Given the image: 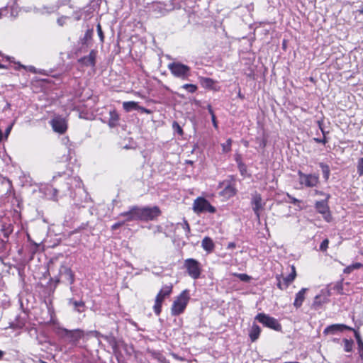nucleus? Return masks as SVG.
Listing matches in <instances>:
<instances>
[{
    "label": "nucleus",
    "instance_id": "nucleus-1",
    "mask_svg": "<svg viewBox=\"0 0 363 363\" xmlns=\"http://www.w3.org/2000/svg\"><path fill=\"white\" fill-rule=\"evenodd\" d=\"M53 331L60 339H67L69 343L74 347L84 336V332L81 329L68 330L58 325L54 327Z\"/></svg>",
    "mask_w": 363,
    "mask_h": 363
},
{
    "label": "nucleus",
    "instance_id": "nucleus-2",
    "mask_svg": "<svg viewBox=\"0 0 363 363\" xmlns=\"http://www.w3.org/2000/svg\"><path fill=\"white\" fill-rule=\"evenodd\" d=\"M181 5L178 0H170L168 2L155 1L152 3L151 9L156 18L166 16L174 9H180Z\"/></svg>",
    "mask_w": 363,
    "mask_h": 363
},
{
    "label": "nucleus",
    "instance_id": "nucleus-3",
    "mask_svg": "<svg viewBox=\"0 0 363 363\" xmlns=\"http://www.w3.org/2000/svg\"><path fill=\"white\" fill-rule=\"evenodd\" d=\"M190 300L189 290L185 289L175 298L172 307L171 314L174 316L179 315L184 313Z\"/></svg>",
    "mask_w": 363,
    "mask_h": 363
},
{
    "label": "nucleus",
    "instance_id": "nucleus-4",
    "mask_svg": "<svg viewBox=\"0 0 363 363\" xmlns=\"http://www.w3.org/2000/svg\"><path fill=\"white\" fill-rule=\"evenodd\" d=\"M168 69L172 74L182 80H186L191 75V68L182 62H173L168 65Z\"/></svg>",
    "mask_w": 363,
    "mask_h": 363
},
{
    "label": "nucleus",
    "instance_id": "nucleus-5",
    "mask_svg": "<svg viewBox=\"0 0 363 363\" xmlns=\"http://www.w3.org/2000/svg\"><path fill=\"white\" fill-rule=\"evenodd\" d=\"M138 219L140 221H150L156 219L161 214V211L158 206H138Z\"/></svg>",
    "mask_w": 363,
    "mask_h": 363
},
{
    "label": "nucleus",
    "instance_id": "nucleus-6",
    "mask_svg": "<svg viewBox=\"0 0 363 363\" xmlns=\"http://www.w3.org/2000/svg\"><path fill=\"white\" fill-rule=\"evenodd\" d=\"M184 267L186 269L189 276L193 279H198L201 274V266L199 261L193 258L184 260Z\"/></svg>",
    "mask_w": 363,
    "mask_h": 363
},
{
    "label": "nucleus",
    "instance_id": "nucleus-7",
    "mask_svg": "<svg viewBox=\"0 0 363 363\" xmlns=\"http://www.w3.org/2000/svg\"><path fill=\"white\" fill-rule=\"evenodd\" d=\"M172 291V285H164L159 291L155 298V304L153 306L154 311L156 315H160L162 310V303L166 297H168Z\"/></svg>",
    "mask_w": 363,
    "mask_h": 363
},
{
    "label": "nucleus",
    "instance_id": "nucleus-8",
    "mask_svg": "<svg viewBox=\"0 0 363 363\" xmlns=\"http://www.w3.org/2000/svg\"><path fill=\"white\" fill-rule=\"evenodd\" d=\"M193 210L197 214L204 212L211 213L216 212V208L211 206L208 201L203 197H199L194 200Z\"/></svg>",
    "mask_w": 363,
    "mask_h": 363
},
{
    "label": "nucleus",
    "instance_id": "nucleus-9",
    "mask_svg": "<svg viewBox=\"0 0 363 363\" xmlns=\"http://www.w3.org/2000/svg\"><path fill=\"white\" fill-rule=\"evenodd\" d=\"M298 175V182L303 186L313 188L316 186L319 182V175L318 174H305L299 170Z\"/></svg>",
    "mask_w": 363,
    "mask_h": 363
},
{
    "label": "nucleus",
    "instance_id": "nucleus-10",
    "mask_svg": "<svg viewBox=\"0 0 363 363\" xmlns=\"http://www.w3.org/2000/svg\"><path fill=\"white\" fill-rule=\"evenodd\" d=\"M255 320L259 321L264 326L274 330L279 331L281 329V325L279 323L277 319L265 313H258L255 316Z\"/></svg>",
    "mask_w": 363,
    "mask_h": 363
},
{
    "label": "nucleus",
    "instance_id": "nucleus-11",
    "mask_svg": "<svg viewBox=\"0 0 363 363\" xmlns=\"http://www.w3.org/2000/svg\"><path fill=\"white\" fill-rule=\"evenodd\" d=\"M330 198V195H327L326 199L317 201L315 204V207L317 211L323 216V218L327 221L330 222L332 219L330 213L329 206L328 204V199Z\"/></svg>",
    "mask_w": 363,
    "mask_h": 363
},
{
    "label": "nucleus",
    "instance_id": "nucleus-12",
    "mask_svg": "<svg viewBox=\"0 0 363 363\" xmlns=\"http://www.w3.org/2000/svg\"><path fill=\"white\" fill-rule=\"evenodd\" d=\"M137 210L138 206H130L128 211L121 213L118 215V218H123V221L125 224L128 222L138 221L139 219Z\"/></svg>",
    "mask_w": 363,
    "mask_h": 363
},
{
    "label": "nucleus",
    "instance_id": "nucleus-13",
    "mask_svg": "<svg viewBox=\"0 0 363 363\" xmlns=\"http://www.w3.org/2000/svg\"><path fill=\"white\" fill-rule=\"evenodd\" d=\"M82 180L78 177H72L67 179L65 185L61 188L60 191L66 193V191H71L74 187L80 188L82 186Z\"/></svg>",
    "mask_w": 363,
    "mask_h": 363
},
{
    "label": "nucleus",
    "instance_id": "nucleus-14",
    "mask_svg": "<svg viewBox=\"0 0 363 363\" xmlns=\"http://www.w3.org/2000/svg\"><path fill=\"white\" fill-rule=\"evenodd\" d=\"M251 203L252 206L253 211L256 215L257 218L259 220L260 217L259 211L263 208L261 195L257 193L255 194L252 196Z\"/></svg>",
    "mask_w": 363,
    "mask_h": 363
},
{
    "label": "nucleus",
    "instance_id": "nucleus-15",
    "mask_svg": "<svg viewBox=\"0 0 363 363\" xmlns=\"http://www.w3.org/2000/svg\"><path fill=\"white\" fill-rule=\"evenodd\" d=\"M51 125L54 131L59 133H64L67 128L65 120L62 118H55L52 120Z\"/></svg>",
    "mask_w": 363,
    "mask_h": 363
},
{
    "label": "nucleus",
    "instance_id": "nucleus-16",
    "mask_svg": "<svg viewBox=\"0 0 363 363\" xmlns=\"http://www.w3.org/2000/svg\"><path fill=\"white\" fill-rule=\"evenodd\" d=\"M96 51L94 50H91L89 54L86 56L81 57L78 60V62L86 67H94L96 64Z\"/></svg>",
    "mask_w": 363,
    "mask_h": 363
},
{
    "label": "nucleus",
    "instance_id": "nucleus-17",
    "mask_svg": "<svg viewBox=\"0 0 363 363\" xmlns=\"http://www.w3.org/2000/svg\"><path fill=\"white\" fill-rule=\"evenodd\" d=\"M343 329L352 330V328L343 324H333L328 326L323 330L325 335L335 334L337 331H342Z\"/></svg>",
    "mask_w": 363,
    "mask_h": 363
},
{
    "label": "nucleus",
    "instance_id": "nucleus-18",
    "mask_svg": "<svg viewBox=\"0 0 363 363\" xmlns=\"http://www.w3.org/2000/svg\"><path fill=\"white\" fill-rule=\"evenodd\" d=\"M61 276L67 281L69 284H72L74 281V275L72 269L67 267H62L60 271Z\"/></svg>",
    "mask_w": 363,
    "mask_h": 363
},
{
    "label": "nucleus",
    "instance_id": "nucleus-19",
    "mask_svg": "<svg viewBox=\"0 0 363 363\" xmlns=\"http://www.w3.org/2000/svg\"><path fill=\"white\" fill-rule=\"evenodd\" d=\"M308 290V289L306 288H302L296 294V296H295V300H294V306L296 308H300L302 304H303V302L305 300V294L306 292V291Z\"/></svg>",
    "mask_w": 363,
    "mask_h": 363
},
{
    "label": "nucleus",
    "instance_id": "nucleus-20",
    "mask_svg": "<svg viewBox=\"0 0 363 363\" xmlns=\"http://www.w3.org/2000/svg\"><path fill=\"white\" fill-rule=\"evenodd\" d=\"M236 194V189L230 184H227L220 194L225 199H230Z\"/></svg>",
    "mask_w": 363,
    "mask_h": 363
},
{
    "label": "nucleus",
    "instance_id": "nucleus-21",
    "mask_svg": "<svg viewBox=\"0 0 363 363\" xmlns=\"http://www.w3.org/2000/svg\"><path fill=\"white\" fill-rule=\"evenodd\" d=\"M261 328L259 325L253 323L249 333L250 337L252 342L257 340L260 335Z\"/></svg>",
    "mask_w": 363,
    "mask_h": 363
},
{
    "label": "nucleus",
    "instance_id": "nucleus-22",
    "mask_svg": "<svg viewBox=\"0 0 363 363\" xmlns=\"http://www.w3.org/2000/svg\"><path fill=\"white\" fill-rule=\"evenodd\" d=\"M201 247L206 252H211L214 249L215 245L211 238L205 237L201 242Z\"/></svg>",
    "mask_w": 363,
    "mask_h": 363
},
{
    "label": "nucleus",
    "instance_id": "nucleus-23",
    "mask_svg": "<svg viewBox=\"0 0 363 363\" xmlns=\"http://www.w3.org/2000/svg\"><path fill=\"white\" fill-rule=\"evenodd\" d=\"M119 120V116L115 110L109 112L108 126L110 128H114L117 126Z\"/></svg>",
    "mask_w": 363,
    "mask_h": 363
},
{
    "label": "nucleus",
    "instance_id": "nucleus-24",
    "mask_svg": "<svg viewBox=\"0 0 363 363\" xmlns=\"http://www.w3.org/2000/svg\"><path fill=\"white\" fill-rule=\"evenodd\" d=\"M296 277V268L294 266H291V272L287 277L283 279L285 288H287L289 286V285L295 279Z\"/></svg>",
    "mask_w": 363,
    "mask_h": 363
},
{
    "label": "nucleus",
    "instance_id": "nucleus-25",
    "mask_svg": "<svg viewBox=\"0 0 363 363\" xmlns=\"http://www.w3.org/2000/svg\"><path fill=\"white\" fill-rule=\"evenodd\" d=\"M199 82L203 87L207 89H213L215 84L212 79L208 77H199Z\"/></svg>",
    "mask_w": 363,
    "mask_h": 363
},
{
    "label": "nucleus",
    "instance_id": "nucleus-26",
    "mask_svg": "<svg viewBox=\"0 0 363 363\" xmlns=\"http://www.w3.org/2000/svg\"><path fill=\"white\" fill-rule=\"evenodd\" d=\"M123 107L127 112H129L132 110L138 109V104L135 101H125L123 102Z\"/></svg>",
    "mask_w": 363,
    "mask_h": 363
},
{
    "label": "nucleus",
    "instance_id": "nucleus-27",
    "mask_svg": "<svg viewBox=\"0 0 363 363\" xmlns=\"http://www.w3.org/2000/svg\"><path fill=\"white\" fill-rule=\"evenodd\" d=\"M363 265L362 264L359 263V262H356V263H354L351 265H349L347 266L345 269H344V273L345 274H350L352 272H353L354 269H359L360 267H362Z\"/></svg>",
    "mask_w": 363,
    "mask_h": 363
},
{
    "label": "nucleus",
    "instance_id": "nucleus-28",
    "mask_svg": "<svg viewBox=\"0 0 363 363\" xmlns=\"http://www.w3.org/2000/svg\"><path fill=\"white\" fill-rule=\"evenodd\" d=\"M104 339L108 342L113 350V352L116 353L118 350V342L116 338L113 337L106 336L104 337Z\"/></svg>",
    "mask_w": 363,
    "mask_h": 363
},
{
    "label": "nucleus",
    "instance_id": "nucleus-29",
    "mask_svg": "<svg viewBox=\"0 0 363 363\" xmlns=\"http://www.w3.org/2000/svg\"><path fill=\"white\" fill-rule=\"evenodd\" d=\"M318 126H319L321 132L323 133V138H314V140L316 143H322L323 145H325L328 143V140H327V138L325 137V132L324 131V130L322 128V123H321V121H318Z\"/></svg>",
    "mask_w": 363,
    "mask_h": 363
},
{
    "label": "nucleus",
    "instance_id": "nucleus-30",
    "mask_svg": "<svg viewBox=\"0 0 363 363\" xmlns=\"http://www.w3.org/2000/svg\"><path fill=\"white\" fill-rule=\"evenodd\" d=\"M319 166L322 169V172H323L324 179L325 180L328 179L329 176H330V172L329 166L328 164L322 163V162L320 163Z\"/></svg>",
    "mask_w": 363,
    "mask_h": 363
},
{
    "label": "nucleus",
    "instance_id": "nucleus-31",
    "mask_svg": "<svg viewBox=\"0 0 363 363\" xmlns=\"http://www.w3.org/2000/svg\"><path fill=\"white\" fill-rule=\"evenodd\" d=\"M69 302L70 304H72L74 306V309L79 313L82 312L81 308L84 307V303L82 301H78L70 299Z\"/></svg>",
    "mask_w": 363,
    "mask_h": 363
},
{
    "label": "nucleus",
    "instance_id": "nucleus-32",
    "mask_svg": "<svg viewBox=\"0 0 363 363\" xmlns=\"http://www.w3.org/2000/svg\"><path fill=\"white\" fill-rule=\"evenodd\" d=\"M177 226H181V228L184 230L185 235L188 237L190 233V226L186 220L184 219L182 223H178Z\"/></svg>",
    "mask_w": 363,
    "mask_h": 363
},
{
    "label": "nucleus",
    "instance_id": "nucleus-33",
    "mask_svg": "<svg viewBox=\"0 0 363 363\" xmlns=\"http://www.w3.org/2000/svg\"><path fill=\"white\" fill-rule=\"evenodd\" d=\"M58 190L56 189H52L51 187L47 188V191L45 192V195L49 197L50 199H56L57 193Z\"/></svg>",
    "mask_w": 363,
    "mask_h": 363
},
{
    "label": "nucleus",
    "instance_id": "nucleus-34",
    "mask_svg": "<svg viewBox=\"0 0 363 363\" xmlns=\"http://www.w3.org/2000/svg\"><path fill=\"white\" fill-rule=\"evenodd\" d=\"M93 34H94V30L92 28L88 29L86 31L84 38L82 39V43L86 44L87 42L92 38Z\"/></svg>",
    "mask_w": 363,
    "mask_h": 363
},
{
    "label": "nucleus",
    "instance_id": "nucleus-35",
    "mask_svg": "<svg viewBox=\"0 0 363 363\" xmlns=\"http://www.w3.org/2000/svg\"><path fill=\"white\" fill-rule=\"evenodd\" d=\"M231 145H232V140L230 138H228L225 143H223L221 145L223 152H224V153L229 152L231 150Z\"/></svg>",
    "mask_w": 363,
    "mask_h": 363
},
{
    "label": "nucleus",
    "instance_id": "nucleus-36",
    "mask_svg": "<svg viewBox=\"0 0 363 363\" xmlns=\"http://www.w3.org/2000/svg\"><path fill=\"white\" fill-rule=\"evenodd\" d=\"M182 88L189 93H194L197 90V86L192 84H185L182 85Z\"/></svg>",
    "mask_w": 363,
    "mask_h": 363
},
{
    "label": "nucleus",
    "instance_id": "nucleus-37",
    "mask_svg": "<svg viewBox=\"0 0 363 363\" xmlns=\"http://www.w3.org/2000/svg\"><path fill=\"white\" fill-rule=\"evenodd\" d=\"M344 342V349L346 352H351L352 350L353 342L352 340H349L347 339H345Z\"/></svg>",
    "mask_w": 363,
    "mask_h": 363
},
{
    "label": "nucleus",
    "instance_id": "nucleus-38",
    "mask_svg": "<svg viewBox=\"0 0 363 363\" xmlns=\"http://www.w3.org/2000/svg\"><path fill=\"white\" fill-rule=\"evenodd\" d=\"M152 356L153 357V358H155L161 363H163L166 361L165 357L160 352H152Z\"/></svg>",
    "mask_w": 363,
    "mask_h": 363
},
{
    "label": "nucleus",
    "instance_id": "nucleus-39",
    "mask_svg": "<svg viewBox=\"0 0 363 363\" xmlns=\"http://www.w3.org/2000/svg\"><path fill=\"white\" fill-rule=\"evenodd\" d=\"M234 276L237 277L244 282H248L251 279V277L247 274H235Z\"/></svg>",
    "mask_w": 363,
    "mask_h": 363
},
{
    "label": "nucleus",
    "instance_id": "nucleus-40",
    "mask_svg": "<svg viewBox=\"0 0 363 363\" xmlns=\"http://www.w3.org/2000/svg\"><path fill=\"white\" fill-rule=\"evenodd\" d=\"M357 169L358 174L359 176L363 175V157L359 159Z\"/></svg>",
    "mask_w": 363,
    "mask_h": 363
},
{
    "label": "nucleus",
    "instance_id": "nucleus-41",
    "mask_svg": "<svg viewBox=\"0 0 363 363\" xmlns=\"http://www.w3.org/2000/svg\"><path fill=\"white\" fill-rule=\"evenodd\" d=\"M172 128L179 135H183V130H182V127L179 125V124L177 122H176V121L173 122V123H172Z\"/></svg>",
    "mask_w": 363,
    "mask_h": 363
},
{
    "label": "nucleus",
    "instance_id": "nucleus-42",
    "mask_svg": "<svg viewBox=\"0 0 363 363\" xmlns=\"http://www.w3.org/2000/svg\"><path fill=\"white\" fill-rule=\"evenodd\" d=\"M96 30H97L98 35H99V37L100 38V41L101 43H104V33H103V30H102V28H101V26L100 23L97 24Z\"/></svg>",
    "mask_w": 363,
    "mask_h": 363
},
{
    "label": "nucleus",
    "instance_id": "nucleus-43",
    "mask_svg": "<svg viewBox=\"0 0 363 363\" xmlns=\"http://www.w3.org/2000/svg\"><path fill=\"white\" fill-rule=\"evenodd\" d=\"M352 330L354 333V337L356 338L357 342L358 345H363V341L362 340V337L360 336V334L357 331L352 329Z\"/></svg>",
    "mask_w": 363,
    "mask_h": 363
},
{
    "label": "nucleus",
    "instance_id": "nucleus-44",
    "mask_svg": "<svg viewBox=\"0 0 363 363\" xmlns=\"http://www.w3.org/2000/svg\"><path fill=\"white\" fill-rule=\"evenodd\" d=\"M329 241L328 239H325L320 245V250L323 252L325 251L328 247Z\"/></svg>",
    "mask_w": 363,
    "mask_h": 363
},
{
    "label": "nucleus",
    "instance_id": "nucleus-45",
    "mask_svg": "<svg viewBox=\"0 0 363 363\" xmlns=\"http://www.w3.org/2000/svg\"><path fill=\"white\" fill-rule=\"evenodd\" d=\"M123 225H125V223L123 220L118 221V222L114 223L113 225H112L111 230H116Z\"/></svg>",
    "mask_w": 363,
    "mask_h": 363
},
{
    "label": "nucleus",
    "instance_id": "nucleus-46",
    "mask_svg": "<svg viewBox=\"0 0 363 363\" xmlns=\"http://www.w3.org/2000/svg\"><path fill=\"white\" fill-rule=\"evenodd\" d=\"M238 168L240 169V172L241 174L244 175L245 173L246 172V167H245V165L243 163L240 162V163H238Z\"/></svg>",
    "mask_w": 363,
    "mask_h": 363
},
{
    "label": "nucleus",
    "instance_id": "nucleus-47",
    "mask_svg": "<svg viewBox=\"0 0 363 363\" xmlns=\"http://www.w3.org/2000/svg\"><path fill=\"white\" fill-rule=\"evenodd\" d=\"M62 143L69 150L70 149V141L67 137L62 138Z\"/></svg>",
    "mask_w": 363,
    "mask_h": 363
},
{
    "label": "nucleus",
    "instance_id": "nucleus-48",
    "mask_svg": "<svg viewBox=\"0 0 363 363\" xmlns=\"http://www.w3.org/2000/svg\"><path fill=\"white\" fill-rule=\"evenodd\" d=\"M288 198L290 199V203L296 205L297 203H300V201L292 196H291L289 194H287Z\"/></svg>",
    "mask_w": 363,
    "mask_h": 363
},
{
    "label": "nucleus",
    "instance_id": "nucleus-49",
    "mask_svg": "<svg viewBox=\"0 0 363 363\" xmlns=\"http://www.w3.org/2000/svg\"><path fill=\"white\" fill-rule=\"evenodd\" d=\"M89 333L94 335V336L97 338L103 337L104 339V337L106 336V335H101L99 332H98L96 330L90 331Z\"/></svg>",
    "mask_w": 363,
    "mask_h": 363
},
{
    "label": "nucleus",
    "instance_id": "nucleus-50",
    "mask_svg": "<svg viewBox=\"0 0 363 363\" xmlns=\"http://www.w3.org/2000/svg\"><path fill=\"white\" fill-rule=\"evenodd\" d=\"M12 233V229H11L9 227L6 229L4 230V237L6 238H8L9 235Z\"/></svg>",
    "mask_w": 363,
    "mask_h": 363
},
{
    "label": "nucleus",
    "instance_id": "nucleus-51",
    "mask_svg": "<svg viewBox=\"0 0 363 363\" xmlns=\"http://www.w3.org/2000/svg\"><path fill=\"white\" fill-rule=\"evenodd\" d=\"M277 280H278V283H277V286L280 289H286L285 288V285H284V281L282 282L281 280H280V278L279 277H277Z\"/></svg>",
    "mask_w": 363,
    "mask_h": 363
},
{
    "label": "nucleus",
    "instance_id": "nucleus-52",
    "mask_svg": "<svg viewBox=\"0 0 363 363\" xmlns=\"http://www.w3.org/2000/svg\"><path fill=\"white\" fill-rule=\"evenodd\" d=\"M58 177H63L64 179H66L67 174L65 173H59L57 175L53 176V180L56 179Z\"/></svg>",
    "mask_w": 363,
    "mask_h": 363
},
{
    "label": "nucleus",
    "instance_id": "nucleus-53",
    "mask_svg": "<svg viewBox=\"0 0 363 363\" xmlns=\"http://www.w3.org/2000/svg\"><path fill=\"white\" fill-rule=\"evenodd\" d=\"M138 110H140L143 113H150V111L144 107L138 106Z\"/></svg>",
    "mask_w": 363,
    "mask_h": 363
},
{
    "label": "nucleus",
    "instance_id": "nucleus-54",
    "mask_svg": "<svg viewBox=\"0 0 363 363\" xmlns=\"http://www.w3.org/2000/svg\"><path fill=\"white\" fill-rule=\"evenodd\" d=\"M236 247V245L235 242H231L228 244L227 248L228 249H234Z\"/></svg>",
    "mask_w": 363,
    "mask_h": 363
},
{
    "label": "nucleus",
    "instance_id": "nucleus-55",
    "mask_svg": "<svg viewBox=\"0 0 363 363\" xmlns=\"http://www.w3.org/2000/svg\"><path fill=\"white\" fill-rule=\"evenodd\" d=\"M211 120H212L213 126L215 128H217L218 126H217V122H216V116L215 115L211 116Z\"/></svg>",
    "mask_w": 363,
    "mask_h": 363
},
{
    "label": "nucleus",
    "instance_id": "nucleus-56",
    "mask_svg": "<svg viewBox=\"0 0 363 363\" xmlns=\"http://www.w3.org/2000/svg\"><path fill=\"white\" fill-rule=\"evenodd\" d=\"M208 110L211 116L215 115L211 105H208Z\"/></svg>",
    "mask_w": 363,
    "mask_h": 363
},
{
    "label": "nucleus",
    "instance_id": "nucleus-57",
    "mask_svg": "<svg viewBox=\"0 0 363 363\" xmlns=\"http://www.w3.org/2000/svg\"><path fill=\"white\" fill-rule=\"evenodd\" d=\"M12 128V125H11L10 126H9L6 130V135H8L9 133H10V131Z\"/></svg>",
    "mask_w": 363,
    "mask_h": 363
},
{
    "label": "nucleus",
    "instance_id": "nucleus-58",
    "mask_svg": "<svg viewBox=\"0 0 363 363\" xmlns=\"http://www.w3.org/2000/svg\"><path fill=\"white\" fill-rule=\"evenodd\" d=\"M57 23H59L60 26H62L63 23H64V19L63 18H59L57 20Z\"/></svg>",
    "mask_w": 363,
    "mask_h": 363
},
{
    "label": "nucleus",
    "instance_id": "nucleus-59",
    "mask_svg": "<svg viewBox=\"0 0 363 363\" xmlns=\"http://www.w3.org/2000/svg\"><path fill=\"white\" fill-rule=\"evenodd\" d=\"M28 70L35 72V67L33 66L29 67Z\"/></svg>",
    "mask_w": 363,
    "mask_h": 363
},
{
    "label": "nucleus",
    "instance_id": "nucleus-60",
    "mask_svg": "<svg viewBox=\"0 0 363 363\" xmlns=\"http://www.w3.org/2000/svg\"><path fill=\"white\" fill-rule=\"evenodd\" d=\"M6 67L2 64L0 63V69H6Z\"/></svg>",
    "mask_w": 363,
    "mask_h": 363
},
{
    "label": "nucleus",
    "instance_id": "nucleus-61",
    "mask_svg": "<svg viewBox=\"0 0 363 363\" xmlns=\"http://www.w3.org/2000/svg\"><path fill=\"white\" fill-rule=\"evenodd\" d=\"M84 228H85L84 224H82V225L79 228V229H84Z\"/></svg>",
    "mask_w": 363,
    "mask_h": 363
},
{
    "label": "nucleus",
    "instance_id": "nucleus-62",
    "mask_svg": "<svg viewBox=\"0 0 363 363\" xmlns=\"http://www.w3.org/2000/svg\"><path fill=\"white\" fill-rule=\"evenodd\" d=\"M3 352L0 350V359H1V357H3Z\"/></svg>",
    "mask_w": 363,
    "mask_h": 363
},
{
    "label": "nucleus",
    "instance_id": "nucleus-63",
    "mask_svg": "<svg viewBox=\"0 0 363 363\" xmlns=\"http://www.w3.org/2000/svg\"><path fill=\"white\" fill-rule=\"evenodd\" d=\"M316 194H323V192H318V191H316Z\"/></svg>",
    "mask_w": 363,
    "mask_h": 363
},
{
    "label": "nucleus",
    "instance_id": "nucleus-64",
    "mask_svg": "<svg viewBox=\"0 0 363 363\" xmlns=\"http://www.w3.org/2000/svg\"><path fill=\"white\" fill-rule=\"evenodd\" d=\"M245 146H247L248 143L247 142L245 143Z\"/></svg>",
    "mask_w": 363,
    "mask_h": 363
}]
</instances>
